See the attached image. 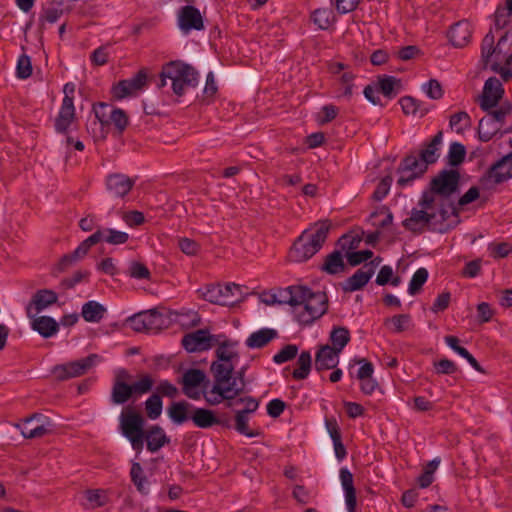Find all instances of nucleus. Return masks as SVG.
Here are the masks:
<instances>
[{
	"mask_svg": "<svg viewBox=\"0 0 512 512\" xmlns=\"http://www.w3.org/2000/svg\"><path fill=\"white\" fill-rule=\"evenodd\" d=\"M460 175L456 170H442L435 176L428 190L422 193L419 206L438 207L441 221L458 216L453 195L458 191Z\"/></svg>",
	"mask_w": 512,
	"mask_h": 512,
	"instance_id": "1",
	"label": "nucleus"
},
{
	"mask_svg": "<svg viewBox=\"0 0 512 512\" xmlns=\"http://www.w3.org/2000/svg\"><path fill=\"white\" fill-rule=\"evenodd\" d=\"M330 226L328 221H323L316 224L314 229L304 231L290 248L289 260L300 263L314 256L325 243Z\"/></svg>",
	"mask_w": 512,
	"mask_h": 512,
	"instance_id": "2",
	"label": "nucleus"
},
{
	"mask_svg": "<svg viewBox=\"0 0 512 512\" xmlns=\"http://www.w3.org/2000/svg\"><path fill=\"white\" fill-rule=\"evenodd\" d=\"M509 38V32H505L498 40L497 44L495 43V37L493 32L490 30L483 38L481 43V61L484 65V68H487L490 65V69L500 74L502 79L507 82L512 77V69L508 67H503L498 61L491 62L493 56L497 59L501 55H506L508 52H512V43L505 47Z\"/></svg>",
	"mask_w": 512,
	"mask_h": 512,
	"instance_id": "3",
	"label": "nucleus"
},
{
	"mask_svg": "<svg viewBox=\"0 0 512 512\" xmlns=\"http://www.w3.org/2000/svg\"><path fill=\"white\" fill-rule=\"evenodd\" d=\"M211 372L214 377L211 394H219L227 398L226 407H232L231 400H234L244 391V385H238L236 379H233L234 364L214 361L211 364Z\"/></svg>",
	"mask_w": 512,
	"mask_h": 512,
	"instance_id": "4",
	"label": "nucleus"
},
{
	"mask_svg": "<svg viewBox=\"0 0 512 512\" xmlns=\"http://www.w3.org/2000/svg\"><path fill=\"white\" fill-rule=\"evenodd\" d=\"M302 294L298 299L295 317L299 323L310 325L326 313L328 297L325 292H314L306 286H302Z\"/></svg>",
	"mask_w": 512,
	"mask_h": 512,
	"instance_id": "5",
	"label": "nucleus"
},
{
	"mask_svg": "<svg viewBox=\"0 0 512 512\" xmlns=\"http://www.w3.org/2000/svg\"><path fill=\"white\" fill-rule=\"evenodd\" d=\"M163 75L171 81V88L177 96H182L186 88L198 84V72L190 65L180 61H171L163 66Z\"/></svg>",
	"mask_w": 512,
	"mask_h": 512,
	"instance_id": "6",
	"label": "nucleus"
},
{
	"mask_svg": "<svg viewBox=\"0 0 512 512\" xmlns=\"http://www.w3.org/2000/svg\"><path fill=\"white\" fill-rule=\"evenodd\" d=\"M154 385V379L150 374H142L132 384L127 382L113 381L110 401L114 405H122L132 397L138 398L150 392Z\"/></svg>",
	"mask_w": 512,
	"mask_h": 512,
	"instance_id": "7",
	"label": "nucleus"
},
{
	"mask_svg": "<svg viewBox=\"0 0 512 512\" xmlns=\"http://www.w3.org/2000/svg\"><path fill=\"white\" fill-rule=\"evenodd\" d=\"M120 430L126 437L137 454L141 453L144 447V417L134 410H125L120 415Z\"/></svg>",
	"mask_w": 512,
	"mask_h": 512,
	"instance_id": "8",
	"label": "nucleus"
},
{
	"mask_svg": "<svg viewBox=\"0 0 512 512\" xmlns=\"http://www.w3.org/2000/svg\"><path fill=\"white\" fill-rule=\"evenodd\" d=\"M136 332L157 333L168 325V318L156 309L139 312L127 319Z\"/></svg>",
	"mask_w": 512,
	"mask_h": 512,
	"instance_id": "9",
	"label": "nucleus"
},
{
	"mask_svg": "<svg viewBox=\"0 0 512 512\" xmlns=\"http://www.w3.org/2000/svg\"><path fill=\"white\" fill-rule=\"evenodd\" d=\"M100 361L101 357L98 354H90L82 359L54 366L52 374L58 381L80 377Z\"/></svg>",
	"mask_w": 512,
	"mask_h": 512,
	"instance_id": "10",
	"label": "nucleus"
},
{
	"mask_svg": "<svg viewBox=\"0 0 512 512\" xmlns=\"http://www.w3.org/2000/svg\"><path fill=\"white\" fill-rule=\"evenodd\" d=\"M64 97L58 115L55 118L54 127L58 133H67L70 126L76 120L74 93L75 85L66 83L63 88Z\"/></svg>",
	"mask_w": 512,
	"mask_h": 512,
	"instance_id": "11",
	"label": "nucleus"
},
{
	"mask_svg": "<svg viewBox=\"0 0 512 512\" xmlns=\"http://www.w3.org/2000/svg\"><path fill=\"white\" fill-rule=\"evenodd\" d=\"M147 82V71L146 69H141L135 74L134 77L121 80L114 84L111 89L112 96L118 100L136 96L147 86Z\"/></svg>",
	"mask_w": 512,
	"mask_h": 512,
	"instance_id": "12",
	"label": "nucleus"
},
{
	"mask_svg": "<svg viewBox=\"0 0 512 512\" xmlns=\"http://www.w3.org/2000/svg\"><path fill=\"white\" fill-rule=\"evenodd\" d=\"M240 286L235 283L226 284L224 286L220 284H210L200 289L202 297L211 303L219 304L223 306L231 305L235 302L232 297L235 293H240Z\"/></svg>",
	"mask_w": 512,
	"mask_h": 512,
	"instance_id": "13",
	"label": "nucleus"
},
{
	"mask_svg": "<svg viewBox=\"0 0 512 512\" xmlns=\"http://www.w3.org/2000/svg\"><path fill=\"white\" fill-rule=\"evenodd\" d=\"M223 335H211L207 329H199L184 335L182 345L186 351L202 352L211 349L219 342Z\"/></svg>",
	"mask_w": 512,
	"mask_h": 512,
	"instance_id": "14",
	"label": "nucleus"
},
{
	"mask_svg": "<svg viewBox=\"0 0 512 512\" xmlns=\"http://www.w3.org/2000/svg\"><path fill=\"white\" fill-rule=\"evenodd\" d=\"M420 207L421 209L413 208L410 216L402 221L406 230L413 233H422L439 216L438 207Z\"/></svg>",
	"mask_w": 512,
	"mask_h": 512,
	"instance_id": "15",
	"label": "nucleus"
},
{
	"mask_svg": "<svg viewBox=\"0 0 512 512\" xmlns=\"http://www.w3.org/2000/svg\"><path fill=\"white\" fill-rule=\"evenodd\" d=\"M21 434L24 438H41L52 430V424L48 417L43 414L35 413L18 424Z\"/></svg>",
	"mask_w": 512,
	"mask_h": 512,
	"instance_id": "16",
	"label": "nucleus"
},
{
	"mask_svg": "<svg viewBox=\"0 0 512 512\" xmlns=\"http://www.w3.org/2000/svg\"><path fill=\"white\" fill-rule=\"evenodd\" d=\"M381 258H376L370 263L364 264L352 276L347 278L342 285L344 292H354L361 290L375 273L376 267L380 264Z\"/></svg>",
	"mask_w": 512,
	"mask_h": 512,
	"instance_id": "17",
	"label": "nucleus"
},
{
	"mask_svg": "<svg viewBox=\"0 0 512 512\" xmlns=\"http://www.w3.org/2000/svg\"><path fill=\"white\" fill-rule=\"evenodd\" d=\"M504 94V88L500 80L496 77H490L486 80L482 95L480 96V108L483 111H489L495 108Z\"/></svg>",
	"mask_w": 512,
	"mask_h": 512,
	"instance_id": "18",
	"label": "nucleus"
},
{
	"mask_svg": "<svg viewBox=\"0 0 512 512\" xmlns=\"http://www.w3.org/2000/svg\"><path fill=\"white\" fill-rule=\"evenodd\" d=\"M57 300L58 296L53 290L40 289L34 293L26 306V314L29 318H33L36 314L55 304Z\"/></svg>",
	"mask_w": 512,
	"mask_h": 512,
	"instance_id": "19",
	"label": "nucleus"
},
{
	"mask_svg": "<svg viewBox=\"0 0 512 512\" xmlns=\"http://www.w3.org/2000/svg\"><path fill=\"white\" fill-rule=\"evenodd\" d=\"M206 378L205 373L200 369H189L182 376V391L190 399L199 400L201 393L198 390Z\"/></svg>",
	"mask_w": 512,
	"mask_h": 512,
	"instance_id": "20",
	"label": "nucleus"
},
{
	"mask_svg": "<svg viewBox=\"0 0 512 512\" xmlns=\"http://www.w3.org/2000/svg\"><path fill=\"white\" fill-rule=\"evenodd\" d=\"M179 27L183 31L203 30L204 22L200 11L191 5L181 8L178 17Z\"/></svg>",
	"mask_w": 512,
	"mask_h": 512,
	"instance_id": "21",
	"label": "nucleus"
},
{
	"mask_svg": "<svg viewBox=\"0 0 512 512\" xmlns=\"http://www.w3.org/2000/svg\"><path fill=\"white\" fill-rule=\"evenodd\" d=\"M134 184L135 180L120 173L111 174L107 177L106 180L108 191L113 196L121 198L126 196L131 191Z\"/></svg>",
	"mask_w": 512,
	"mask_h": 512,
	"instance_id": "22",
	"label": "nucleus"
},
{
	"mask_svg": "<svg viewBox=\"0 0 512 512\" xmlns=\"http://www.w3.org/2000/svg\"><path fill=\"white\" fill-rule=\"evenodd\" d=\"M340 353L328 344L321 346L315 355V369L323 371L336 368Z\"/></svg>",
	"mask_w": 512,
	"mask_h": 512,
	"instance_id": "23",
	"label": "nucleus"
},
{
	"mask_svg": "<svg viewBox=\"0 0 512 512\" xmlns=\"http://www.w3.org/2000/svg\"><path fill=\"white\" fill-rule=\"evenodd\" d=\"M512 146V141H510ZM489 178L494 183H502L512 177V151L503 156L489 169Z\"/></svg>",
	"mask_w": 512,
	"mask_h": 512,
	"instance_id": "24",
	"label": "nucleus"
},
{
	"mask_svg": "<svg viewBox=\"0 0 512 512\" xmlns=\"http://www.w3.org/2000/svg\"><path fill=\"white\" fill-rule=\"evenodd\" d=\"M190 420L194 425L201 429L211 428L215 425H226L219 419L212 410L206 408L193 407L190 414Z\"/></svg>",
	"mask_w": 512,
	"mask_h": 512,
	"instance_id": "25",
	"label": "nucleus"
},
{
	"mask_svg": "<svg viewBox=\"0 0 512 512\" xmlns=\"http://www.w3.org/2000/svg\"><path fill=\"white\" fill-rule=\"evenodd\" d=\"M144 435L147 450L151 453L159 451L163 446L170 443V438L159 425H152L147 430L144 429Z\"/></svg>",
	"mask_w": 512,
	"mask_h": 512,
	"instance_id": "26",
	"label": "nucleus"
},
{
	"mask_svg": "<svg viewBox=\"0 0 512 512\" xmlns=\"http://www.w3.org/2000/svg\"><path fill=\"white\" fill-rule=\"evenodd\" d=\"M443 133L439 131L433 138L423 144V148L420 150L419 157L424 161V163L428 166L430 164H434L440 154L439 149L442 144Z\"/></svg>",
	"mask_w": 512,
	"mask_h": 512,
	"instance_id": "27",
	"label": "nucleus"
},
{
	"mask_svg": "<svg viewBox=\"0 0 512 512\" xmlns=\"http://www.w3.org/2000/svg\"><path fill=\"white\" fill-rule=\"evenodd\" d=\"M512 111V107L510 102L502 103L497 109H490L487 112V115L481 119V127H485V125H492L494 127H498L501 130L505 118Z\"/></svg>",
	"mask_w": 512,
	"mask_h": 512,
	"instance_id": "28",
	"label": "nucleus"
},
{
	"mask_svg": "<svg viewBox=\"0 0 512 512\" xmlns=\"http://www.w3.org/2000/svg\"><path fill=\"white\" fill-rule=\"evenodd\" d=\"M340 479L345 491V500L348 512H356V490L353 484V475L347 468L340 469Z\"/></svg>",
	"mask_w": 512,
	"mask_h": 512,
	"instance_id": "29",
	"label": "nucleus"
},
{
	"mask_svg": "<svg viewBox=\"0 0 512 512\" xmlns=\"http://www.w3.org/2000/svg\"><path fill=\"white\" fill-rule=\"evenodd\" d=\"M472 37L471 26L467 21L454 24L449 32V38L453 46L463 47L469 43Z\"/></svg>",
	"mask_w": 512,
	"mask_h": 512,
	"instance_id": "30",
	"label": "nucleus"
},
{
	"mask_svg": "<svg viewBox=\"0 0 512 512\" xmlns=\"http://www.w3.org/2000/svg\"><path fill=\"white\" fill-rule=\"evenodd\" d=\"M192 409V404L185 400H182L178 402H172L167 409V414L174 424L181 425L186 421L190 420V414Z\"/></svg>",
	"mask_w": 512,
	"mask_h": 512,
	"instance_id": "31",
	"label": "nucleus"
},
{
	"mask_svg": "<svg viewBox=\"0 0 512 512\" xmlns=\"http://www.w3.org/2000/svg\"><path fill=\"white\" fill-rule=\"evenodd\" d=\"M31 326L44 338H50L59 331V323L50 316H34Z\"/></svg>",
	"mask_w": 512,
	"mask_h": 512,
	"instance_id": "32",
	"label": "nucleus"
},
{
	"mask_svg": "<svg viewBox=\"0 0 512 512\" xmlns=\"http://www.w3.org/2000/svg\"><path fill=\"white\" fill-rule=\"evenodd\" d=\"M114 107L105 102H99L93 105V112L95 114V120L93 125L100 127L99 137H103L105 133L104 127L110 126V113H112Z\"/></svg>",
	"mask_w": 512,
	"mask_h": 512,
	"instance_id": "33",
	"label": "nucleus"
},
{
	"mask_svg": "<svg viewBox=\"0 0 512 512\" xmlns=\"http://www.w3.org/2000/svg\"><path fill=\"white\" fill-rule=\"evenodd\" d=\"M278 333L275 329L262 328L258 331L253 332L246 339V346L251 349H258L266 346L270 341L275 339Z\"/></svg>",
	"mask_w": 512,
	"mask_h": 512,
	"instance_id": "34",
	"label": "nucleus"
},
{
	"mask_svg": "<svg viewBox=\"0 0 512 512\" xmlns=\"http://www.w3.org/2000/svg\"><path fill=\"white\" fill-rule=\"evenodd\" d=\"M277 294L278 304H288L293 307L295 314L298 299L302 297V285L288 286L284 289H279Z\"/></svg>",
	"mask_w": 512,
	"mask_h": 512,
	"instance_id": "35",
	"label": "nucleus"
},
{
	"mask_svg": "<svg viewBox=\"0 0 512 512\" xmlns=\"http://www.w3.org/2000/svg\"><path fill=\"white\" fill-rule=\"evenodd\" d=\"M217 349L215 351L217 361L225 362V363H233L235 358H238V353L235 351V346L237 342H232L230 340L219 338V342L216 343Z\"/></svg>",
	"mask_w": 512,
	"mask_h": 512,
	"instance_id": "36",
	"label": "nucleus"
},
{
	"mask_svg": "<svg viewBox=\"0 0 512 512\" xmlns=\"http://www.w3.org/2000/svg\"><path fill=\"white\" fill-rule=\"evenodd\" d=\"M106 308L97 301H88L82 306L81 315L87 322L98 323L104 317Z\"/></svg>",
	"mask_w": 512,
	"mask_h": 512,
	"instance_id": "37",
	"label": "nucleus"
},
{
	"mask_svg": "<svg viewBox=\"0 0 512 512\" xmlns=\"http://www.w3.org/2000/svg\"><path fill=\"white\" fill-rule=\"evenodd\" d=\"M345 267L342 253L335 250L326 256L322 270L330 275H335L344 272Z\"/></svg>",
	"mask_w": 512,
	"mask_h": 512,
	"instance_id": "38",
	"label": "nucleus"
},
{
	"mask_svg": "<svg viewBox=\"0 0 512 512\" xmlns=\"http://www.w3.org/2000/svg\"><path fill=\"white\" fill-rule=\"evenodd\" d=\"M351 334L348 328L344 326H335L330 332L329 340L331 342V348L342 352L345 346L350 342Z\"/></svg>",
	"mask_w": 512,
	"mask_h": 512,
	"instance_id": "39",
	"label": "nucleus"
},
{
	"mask_svg": "<svg viewBox=\"0 0 512 512\" xmlns=\"http://www.w3.org/2000/svg\"><path fill=\"white\" fill-rule=\"evenodd\" d=\"M399 103L406 115H418L419 117H423L429 112V108L427 106H425L421 101L410 96L402 97Z\"/></svg>",
	"mask_w": 512,
	"mask_h": 512,
	"instance_id": "40",
	"label": "nucleus"
},
{
	"mask_svg": "<svg viewBox=\"0 0 512 512\" xmlns=\"http://www.w3.org/2000/svg\"><path fill=\"white\" fill-rule=\"evenodd\" d=\"M312 358L309 351H302L297 360V368L292 372L295 380H304L311 371Z\"/></svg>",
	"mask_w": 512,
	"mask_h": 512,
	"instance_id": "41",
	"label": "nucleus"
},
{
	"mask_svg": "<svg viewBox=\"0 0 512 512\" xmlns=\"http://www.w3.org/2000/svg\"><path fill=\"white\" fill-rule=\"evenodd\" d=\"M89 250L90 247L84 241H82L73 252L66 254L61 258L59 262L60 269L65 270L75 262L81 260L87 255Z\"/></svg>",
	"mask_w": 512,
	"mask_h": 512,
	"instance_id": "42",
	"label": "nucleus"
},
{
	"mask_svg": "<svg viewBox=\"0 0 512 512\" xmlns=\"http://www.w3.org/2000/svg\"><path fill=\"white\" fill-rule=\"evenodd\" d=\"M89 250L90 247L84 241H82L73 252L66 254L61 258L59 262L60 269L65 270L75 262L81 260L87 255Z\"/></svg>",
	"mask_w": 512,
	"mask_h": 512,
	"instance_id": "43",
	"label": "nucleus"
},
{
	"mask_svg": "<svg viewBox=\"0 0 512 512\" xmlns=\"http://www.w3.org/2000/svg\"><path fill=\"white\" fill-rule=\"evenodd\" d=\"M399 167H402V170L408 171L411 170L413 173H416L417 176L421 177L428 169V166L424 163V161L418 156L413 154L407 155L399 164Z\"/></svg>",
	"mask_w": 512,
	"mask_h": 512,
	"instance_id": "44",
	"label": "nucleus"
},
{
	"mask_svg": "<svg viewBox=\"0 0 512 512\" xmlns=\"http://www.w3.org/2000/svg\"><path fill=\"white\" fill-rule=\"evenodd\" d=\"M379 91L387 98H393L398 93L401 83L393 76L384 75L378 79Z\"/></svg>",
	"mask_w": 512,
	"mask_h": 512,
	"instance_id": "45",
	"label": "nucleus"
},
{
	"mask_svg": "<svg viewBox=\"0 0 512 512\" xmlns=\"http://www.w3.org/2000/svg\"><path fill=\"white\" fill-rule=\"evenodd\" d=\"M311 19L318 28L325 30L328 29L331 23L335 20V16L332 9L319 8L311 14Z\"/></svg>",
	"mask_w": 512,
	"mask_h": 512,
	"instance_id": "46",
	"label": "nucleus"
},
{
	"mask_svg": "<svg viewBox=\"0 0 512 512\" xmlns=\"http://www.w3.org/2000/svg\"><path fill=\"white\" fill-rule=\"evenodd\" d=\"M130 477L133 484L136 486L138 492L147 494L148 488L146 487L147 478L144 474L143 468L138 462H133L130 470Z\"/></svg>",
	"mask_w": 512,
	"mask_h": 512,
	"instance_id": "47",
	"label": "nucleus"
},
{
	"mask_svg": "<svg viewBox=\"0 0 512 512\" xmlns=\"http://www.w3.org/2000/svg\"><path fill=\"white\" fill-rule=\"evenodd\" d=\"M512 15V0H506V7H498L494 14V25L497 30L504 29Z\"/></svg>",
	"mask_w": 512,
	"mask_h": 512,
	"instance_id": "48",
	"label": "nucleus"
},
{
	"mask_svg": "<svg viewBox=\"0 0 512 512\" xmlns=\"http://www.w3.org/2000/svg\"><path fill=\"white\" fill-rule=\"evenodd\" d=\"M85 498L88 501V508L95 509L103 507L108 502L107 493L103 489H88L85 491Z\"/></svg>",
	"mask_w": 512,
	"mask_h": 512,
	"instance_id": "49",
	"label": "nucleus"
},
{
	"mask_svg": "<svg viewBox=\"0 0 512 512\" xmlns=\"http://www.w3.org/2000/svg\"><path fill=\"white\" fill-rule=\"evenodd\" d=\"M144 404H145L146 415L149 419L155 420L160 417V415L162 414L163 402H162V398H160L158 394L153 393L145 401Z\"/></svg>",
	"mask_w": 512,
	"mask_h": 512,
	"instance_id": "50",
	"label": "nucleus"
},
{
	"mask_svg": "<svg viewBox=\"0 0 512 512\" xmlns=\"http://www.w3.org/2000/svg\"><path fill=\"white\" fill-rule=\"evenodd\" d=\"M428 275V270L426 268L421 267L417 269L410 280L408 293L410 295H417L420 293L423 285L428 279Z\"/></svg>",
	"mask_w": 512,
	"mask_h": 512,
	"instance_id": "51",
	"label": "nucleus"
},
{
	"mask_svg": "<svg viewBox=\"0 0 512 512\" xmlns=\"http://www.w3.org/2000/svg\"><path fill=\"white\" fill-rule=\"evenodd\" d=\"M466 155V149L465 146L462 145L459 142H453L450 144L449 152H448V163L451 166H458L460 165Z\"/></svg>",
	"mask_w": 512,
	"mask_h": 512,
	"instance_id": "52",
	"label": "nucleus"
},
{
	"mask_svg": "<svg viewBox=\"0 0 512 512\" xmlns=\"http://www.w3.org/2000/svg\"><path fill=\"white\" fill-rule=\"evenodd\" d=\"M113 124L119 134H122L129 124L126 112L120 108H115L110 113V125Z\"/></svg>",
	"mask_w": 512,
	"mask_h": 512,
	"instance_id": "53",
	"label": "nucleus"
},
{
	"mask_svg": "<svg viewBox=\"0 0 512 512\" xmlns=\"http://www.w3.org/2000/svg\"><path fill=\"white\" fill-rule=\"evenodd\" d=\"M248 415L244 414L240 411H236L235 414V429L237 432H239L242 435H245L247 437L253 438L258 435L257 432H254L249 429L248 427Z\"/></svg>",
	"mask_w": 512,
	"mask_h": 512,
	"instance_id": "54",
	"label": "nucleus"
},
{
	"mask_svg": "<svg viewBox=\"0 0 512 512\" xmlns=\"http://www.w3.org/2000/svg\"><path fill=\"white\" fill-rule=\"evenodd\" d=\"M129 235L126 232L118 231L112 228L104 229V242L111 245H121L128 241Z\"/></svg>",
	"mask_w": 512,
	"mask_h": 512,
	"instance_id": "55",
	"label": "nucleus"
},
{
	"mask_svg": "<svg viewBox=\"0 0 512 512\" xmlns=\"http://www.w3.org/2000/svg\"><path fill=\"white\" fill-rule=\"evenodd\" d=\"M298 347L294 344L285 345L278 353L273 356L276 364H282L294 359L297 356Z\"/></svg>",
	"mask_w": 512,
	"mask_h": 512,
	"instance_id": "56",
	"label": "nucleus"
},
{
	"mask_svg": "<svg viewBox=\"0 0 512 512\" xmlns=\"http://www.w3.org/2000/svg\"><path fill=\"white\" fill-rule=\"evenodd\" d=\"M488 250L494 259L505 258L512 252V245L508 242L490 243Z\"/></svg>",
	"mask_w": 512,
	"mask_h": 512,
	"instance_id": "57",
	"label": "nucleus"
},
{
	"mask_svg": "<svg viewBox=\"0 0 512 512\" xmlns=\"http://www.w3.org/2000/svg\"><path fill=\"white\" fill-rule=\"evenodd\" d=\"M449 124L456 132H462L465 128L470 126V116L464 111L455 113L450 117Z\"/></svg>",
	"mask_w": 512,
	"mask_h": 512,
	"instance_id": "58",
	"label": "nucleus"
},
{
	"mask_svg": "<svg viewBox=\"0 0 512 512\" xmlns=\"http://www.w3.org/2000/svg\"><path fill=\"white\" fill-rule=\"evenodd\" d=\"M32 74L31 59L28 55L23 54L19 57L16 67V75L20 79H27Z\"/></svg>",
	"mask_w": 512,
	"mask_h": 512,
	"instance_id": "59",
	"label": "nucleus"
},
{
	"mask_svg": "<svg viewBox=\"0 0 512 512\" xmlns=\"http://www.w3.org/2000/svg\"><path fill=\"white\" fill-rule=\"evenodd\" d=\"M154 394H158L160 398H162V396L175 398L178 396L179 391L178 388L168 380H161L156 386Z\"/></svg>",
	"mask_w": 512,
	"mask_h": 512,
	"instance_id": "60",
	"label": "nucleus"
},
{
	"mask_svg": "<svg viewBox=\"0 0 512 512\" xmlns=\"http://www.w3.org/2000/svg\"><path fill=\"white\" fill-rule=\"evenodd\" d=\"M388 321L393 325L395 333H401L409 328L411 317L409 314H400L393 316Z\"/></svg>",
	"mask_w": 512,
	"mask_h": 512,
	"instance_id": "61",
	"label": "nucleus"
},
{
	"mask_svg": "<svg viewBox=\"0 0 512 512\" xmlns=\"http://www.w3.org/2000/svg\"><path fill=\"white\" fill-rule=\"evenodd\" d=\"M392 182L393 178L390 175H387L384 178H382L373 193V198L376 201H381L382 199H384L389 193Z\"/></svg>",
	"mask_w": 512,
	"mask_h": 512,
	"instance_id": "62",
	"label": "nucleus"
},
{
	"mask_svg": "<svg viewBox=\"0 0 512 512\" xmlns=\"http://www.w3.org/2000/svg\"><path fill=\"white\" fill-rule=\"evenodd\" d=\"M372 256H373V252L371 250L349 252V253H347V261L351 266L355 267V266H358L361 263L371 259Z\"/></svg>",
	"mask_w": 512,
	"mask_h": 512,
	"instance_id": "63",
	"label": "nucleus"
},
{
	"mask_svg": "<svg viewBox=\"0 0 512 512\" xmlns=\"http://www.w3.org/2000/svg\"><path fill=\"white\" fill-rule=\"evenodd\" d=\"M423 89L431 99L438 100L443 96L442 86L436 79L429 80L423 85Z\"/></svg>",
	"mask_w": 512,
	"mask_h": 512,
	"instance_id": "64",
	"label": "nucleus"
}]
</instances>
